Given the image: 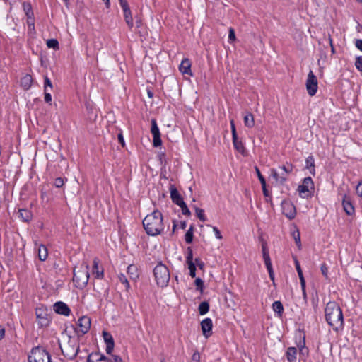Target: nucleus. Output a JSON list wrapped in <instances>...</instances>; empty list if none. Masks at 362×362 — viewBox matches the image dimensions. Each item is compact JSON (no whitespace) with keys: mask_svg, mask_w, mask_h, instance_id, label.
Listing matches in <instances>:
<instances>
[{"mask_svg":"<svg viewBox=\"0 0 362 362\" xmlns=\"http://www.w3.org/2000/svg\"><path fill=\"white\" fill-rule=\"evenodd\" d=\"M114 346H115L114 342L109 341V344H106L105 351L107 354H112L113 349H114Z\"/></svg>","mask_w":362,"mask_h":362,"instance_id":"obj_49","label":"nucleus"},{"mask_svg":"<svg viewBox=\"0 0 362 362\" xmlns=\"http://www.w3.org/2000/svg\"><path fill=\"white\" fill-rule=\"evenodd\" d=\"M103 339L105 344H109V341L114 342L112 335L108 332H103Z\"/></svg>","mask_w":362,"mask_h":362,"instance_id":"obj_42","label":"nucleus"},{"mask_svg":"<svg viewBox=\"0 0 362 362\" xmlns=\"http://www.w3.org/2000/svg\"><path fill=\"white\" fill-rule=\"evenodd\" d=\"M54 311L61 315H64L65 316H68L70 314V309L68 305L63 302H57L54 305Z\"/></svg>","mask_w":362,"mask_h":362,"instance_id":"obj_17","label":"nucleus"},{"mask_svg":"<svg viewBox=\"0 0 362 362\" xmlns=\"http://www.w3.org/2000/svg\"><path fill=\"white\" fill-rule=\"evenodd\" d=\"M286 356L288 362H297V349L288 347L286 352Z\"/></svg>","mask_w":362,"mask_h":362,"instance_id":"obj_20","label":"nucleus"},{"mask_svg":"<svg viewBox=\"0 0 362 362\" xmlns=\"http://www.w3.org/2000/svg\"><path fill=\"white\" fill-rule=\"evenodd\" d=\"M151 134H153V146L158 147L161 145L162 141L160 139V133L159 131V128L157 125L156 121L155 119H151Z\"/></svg>","mask_w":362,"mask_h":362,"instance_id":"obj_11","label":"nucleus"},{"mask_svg":"<svg viewBox=\"0 0 362 362\" xmlns=\"http://www.w3.org/2000/svg\"><path fill=\"white\" fill-rule=\"evenodd\" d=\"M306 89L308 91V93L310 96H313L316 94L317 88H318V83H317V78L316 76L314 74L313 71H310V72L308 74V78L306 80Z\"/></svg>","mask_w":362,"mask_h":362,"instance_id":"obj_7","label":"nucleus"},{"mask_svg":"<svg viewBox=\"0 0 362 362\" xmlns=\"http://www.w3.org/2000/svg\"><path fill=\"white\" fill-rule=\"evenodd\" d=\"M297 346L299 349V351H306L307 349L305 348V336H302V334H300V341L297 344Z\"/></svg>","mask_w":362,"mask_h":362,"instance_id":"obj_35","label":"nucleus"},{"mask_svg":"<svg viewBox=\"0 0 362 362\" xmlns=\"http://www.w3.org/2000/svg\"><path fill=\"white\" fill-rule=\"evenodd\" d=\"M293 167L290 163L282 165L279 168V170H271V176L275 180L276 184L284 185L288 179V175L293 171Z\"/></svg>","mask_w":362,"mask_h":362,"instance_id":"obj_4","label":"nucleus"},{"mask_svg":"<svg viewBox=\"0 0 362 362\" xmlns=\"http://www.w3.org/2000/svg\"><path fill=\"white\" fill-rule=\"evenodd\" d=\"M127 274L129 278L134 281H136L139 277V272L137 267L134 264H130L127 267Z\"/></svg>","mask_w":362,"mask_h":362,"instance_id":"obj_26","label":"nucleus"},{"mask_svg":"<svg viewBox=\"0 0 362 362\" xmlns=\"http://www.w3.org/2000/svg\"><path fill=\"white\" fill-rule=\"evenodd\" d=\"M5 335V329L0 325V340L4 338Z\"/></svg>","mask_w":362,"mask_h":362,"instance_id":"obj_62","label":"nucleus"},{"mask_svg":"<svg viewBox=\"0 0 362 362\" xmlns=\"http://www.w3.org/2000/svg\"><path fill=\"white\" fill-rule=\"evenodd\" d=\"M170 193L173 203L178 206L184 205L185 202L174 185H170Z\"/></svg>","mask_w":362,"mask_h":362,"instance_id":"obj_16","label":"nucleus"},{"mask_svg":"<svg viewBox=\"0 0 362 362\" xmlns=\"http://www.w3.org/2000/svg\"><path fill=\"white\" fill-rule=\"evenodd\" d=\"M233 144L235 149L240 153L243 156L246 155V151L245 146L241 140L236 137L235 139H233Z\"/></svg>","mask_w":362,"mask_h":362,"instance_id":"obj_24","label":"nucleus"},{"mask_svg":"<svg viewBox=\"0 0 362 362\" xmlns=\"http://www.w3.org/2000/svg\"><path fill=\"white\" fill-rule=\"evenodd\" d=\"M314 189L313 182L311 177L304 178L303 183L298 186V190L302 197H307L310 195V191Z\"/></svg>","mask_w":362,"mask_h":362,"instance_id":"obj_8","label":"nucleus"},{"mask_svg":"<svg viewBox=\"0 0 362 362\" xmlns=\"http://www.w3.org/2000/svg\"><path fill=\"white\" fill-rule=\"evenodd\" d=\"M93 269H92L93 275H94L95 277L97 279H103V269L101 271L99 270V268H98L99 260L98 259V258H95L93 259Z\"/></svg>","mask_w":362,"mask_h":362,"instance_id":"obj_21","label":"nucleus"},{"mask_svg":"<svg viewBox=\"0 0 362 362\" xmlns=\"http://www.w3.org/2000/svg\"><path fill=\"white\" fill-rule=\"evenodd\" d=\"M90 319L88 316H82L78 320V332L84 334L88 332L90 327Z\"/></svg>","mask_w":362,"mask_h":362,"instance_id":"obj_12","label":"nucleus"},{"mask_svg":"<svg viewBox=\"0 0 362 362\" xmlns=\"http://www.w3.org/2000/svg\"><path fill=\"white\" fill-rule=\"evenodd\" d=\"M64 180L62 177H57L54 180V185H55L56 187H61L64 185Z\"/></svg>","mask_w":362,"mask_h":362,"instance_id":"obj_46","label":"nucleus"},{"mask_svg":"<svg viewBox=\"0 0 362 362\" xmlns=\"http://www.w3.org/2000/svg\"><path fill=\"white\" fill-rule=\"evenodd\" d=\"M195 285L197 286V289L199 290L201 292L203 291L204 288V282L200 278H197L195 279Z\"/></svg>","mask_w":362,"mask_h":362,"instance_id":"obj_41","label":"nucleus"},{"mask_svg":"<svg viewBox=\"0 0 362 362\" xmlns=\"http://www.w3.org/2000/svg\"><path fill=\"white\" fill-rule=\"evenodd\" d=\"M281 210L282 213L290 220L293 219L296 215V207L289 200L282 201Z\"/></svg>","mask_w":362,"mask_h":362,"instance_id":"obj_9","label":"nucleus"},{"mask_svg":"<svg viewBox=\"0 0 362 362\" xmlns=\"http://www.w3.org/2000/svg\"><path fill=\"white\" fill-rule=\"evenodd\" d=\"M259 182L261 183V185H262V188L266 187V180H265L264 178L263 180H259Z\"/></svg>","mask_w":362,"mask_h":362,"instance_id":"obj_64","label":"nucleus"},{"mask_svg":"<svg viewBox=\"0 0 362 362\" xmlns=\"http://www.w3.org/2000/svg\"><path fill=\"white\" fill-rule=\"evenodd\" d=\"M193 233H194V226H191L185 235V240L187 243L189 244L192 242Z\"/></svg>","mask_w":362,"mask_h":362,"instance_id":"obj_33","label":"nucleus"},{"mask_svg":"<svg viewBox=\"0 0 362 362\" xmlns=\"http://www.w3.org/2000/svg\"><path fill=\"white\" fill-rule=\"evenodd\" d=\"M209 304L206 302H202L199 305V312L200 315H205L209 312Z\"/></svg>","mask_w":362,"mask_h":362,"instance_id":"obj_34","label":"nucleus"},{"mask_svg":"<svg viewBox=\"0 0 362 362\" xmlns=\"http://www.w3.org/2000/svg\"><path fill=\"white\" fill-rule=\"evenodd\" d=\"M48 87L52 88V82H51L50 79L47 76H45V83H44V90H45V91L47 90V88Z\"/></svg>","mask_w":362,"mask_h":362,"instance_id":"obj_50","label":"nucleus"},{"mask_svg":"<svg viewBox=\"0 0 362 362\" xmlns=\"http://www.w3.org/2000/svg\"><path fill=\"white\" fill-rule=\"evenodd\" d=\"M194 209H195L196 214H197V217L199 218V219L202 221H205L206 220V218L204 214V211L198 207H194Z\"/></svg>","mask_w":362,"mask_h":362,"instance_id":"obj_37","label":"nucleus"},{"mask_svg":"<svg viewBox=\"0 0 362 362\" xmlns=\"http://www.w3.org/2000/svg\"><path fill=\"white\" fill-rule=\"evenodd\" d=\"M47 46L49 48H53L54 49H59V42L55 39H49L47 41Z\"/></svg>","mask_w":362,"mask_h":362,"instance_id":"obj_36","label":"nucleus"},{"mask_svg":"<svg viewBox=\"0 0 362 362\" xmlns=\"http://www.w3.org/2000/svg\"><path fill=\"white\" fill-rule=\"evenodd\" d=\"M244 124L246 127L252 128L255 125V119L252 114L247 112L244 116Z\"/></svg>","mask_w":362,"mask_h":362,"instance_id":"obj_27","label":"nucleus"},{"mask_svg":"<svg viewBox=\"0 0 362 362\" xmlns=\"http://www.w3.org/2000/svg\"><path fill=\"white\" fill-rule=\"evenodd\" d=\"M153 274L158 286L162 288L168 286L170 276L168 268L165 264H158L153 269Z\"/></svg>","mask_w":362,"mask_h":362,"instance_id":"obj_3","label":"nucleus"},{"mask_svg":"<svg viewBox=\"0 0 362 362\" xmlns=\"http://www.w3.org/2000/svg\"><path fill=\"white\" fill-rule=\"evenodd\" d=\"M88 362H110V359L103 354L95 352L88 356Z\"/></svg>","mask_w":362,"mask_h":362,"instance_id":"obj_18","label":"nucleus"},{"mask_svg":"<svg viewBox=\"0 0 362 362\" xmlns=\"http://www.w3.org/2000/svg\"><path fill=\"white\" fill-rule=\"evenodd\" d=\"M230 126H231L232 138L235 139L236 137H238V134H237L234 120L231 119L230 121Z\"/></svg>","mask_w":362,"mask_h":362,"instance_id":"obj_43","label":"nucleus"},{"mask_svg":"<svg viewBox=\"0 0 362 362\" xmlns=\"http://www.w3.org/2000/svg\"><path fill=\"white\" fill-rule=\"evenodd\" d=\"M201 327L203 335L208 338L212 334L213 323L210 318H205L201 322Z\"/></svg>","mask_w":362,"mask_h":362,"instance_id":"obj_14","label":"nucleus"},{"mask_svg":"<svg viewBox=\"0 0 362 362\" xmlns=\"http://www.w3.org/2000/svg\"><path fill=\"white\" fill-rule=\"evenodd\" d=\"M19 214H20V217L25 222L29 221L32 218L31 212L27 209H20Z\"/></svg>","mask_w":362,"mask_h":362,"instance_id":"obj_30","label":"nucleus"},{"mask_svg":"<svg viewBox=\"0 0 362 362\" xmlns=\"http://www.w3.org/2000/svg\"><path fill=\"white\" fill-rule=\"evenodd\" d=\"M325 313L327 322L334 329L337 330L343 326L342 310L336 302L330 301L327 303L325 309Z\"/></svg>","mask_w":362,"mask_h":362,"instance_id":"obj_2","label":"nucleus"},{"mask_svg":"<svg viewBox=\"0 0 362 362\" xmlns=\"http://www.w3.org/2000/svg\"><path fill=\"white\" fill-rule=\"evenodd\" d=\"M52 100V95L48 90L45 91V101L46 103H50Z\"/></svg>","mask_w":362,"mask_h":362,"instance_id":"obj_56","label":"nucleus"},{"mask_svg":"<svg viewBox=\"0 0 362 362\" xmlns=\"http://www.w3.org/2000/svg\"><path fill=\"white\" fill-rule=\"evenodd\" d=\"M47 255L48 252L47 247L43 245H40L38 247V257L40 260L45 261L47 259Z\"/></svg>","mask_w":362,"mask_h":362,"instance_id":"obj_28","label":"nucleus"},{"mask_svg":"<svg viewBox=\"0 0 362 362\" xmlns=\"http://www.w3.org/2000/svg\"><path fill=\"white\" fill-rule=\"evenodd\" d=\"M35 315L38 325L40 327H46L49 323L47 309L43 307L37 308Z\"/></svg>","mask_w":362,"mask_h":362,"instance_id":"obj_10","label":"nucleus"},{"mask_svg":"<svg viewBox=\"0 0 362 362\" xmlns=\"http://www.w3.org/2000/svg\"><path fill=\"white\" fill-rule=\"evenodd\" d=\"M306 168L310 170V172L313 174L315 173V160L313 156H310L306 158Z\"/></svg>","mask_w":362,"mask_h":362,"instance_id":"obj_32","label":"nucleus"},{"mask_svg":"<svg viewBox=\"0 0 362 362\" xmlns=\"http://www.w3.org/2000/svg\"><path fill=\"white\" fill-rule=\"evenodd\" d=\"M213 231L214 232L215 236L217 239L221 240L223 238L220 230L216 226L212 227Z\"/></svg>","mask_w":362,"mask_h":362,"instance_id":"obj_52","label":"nucleus"},{"mask_svg":"<svg viewBox=\"0 0 362 362\" xmlns=\"http://www.w3.org/2000/svg\"><path fill=\"white\" fill-rule=\"evenodd\" d=\"M119 2L122 9L129 7L127 0H119Z\"/></svg>","mask_w":362,"mask_h":362,"instance_id":"obj_59","label":"nucleus"},{"mask_svg":"<svg viewBox=\"0 0 362 362\" xmlns=\"http://www.w3.org/2000/svg\"><path fill=\"white\" fill-rule=\"evenodd\" d=\"M33 83V78L30 74H25L21 79V86L24 90H28Z\"/></svg>","mask_w":362,"mask_h":362,"instance_id":"obj_22","label":"nucleus"},{"mask_svg":"<svg viewBox=\"0 0 362 362\" xmlns=\"http://www.w3.org/2000/svg\"><path fill=\"white\" fill-rule=\"evenodd\" d=\"M186 261H187V263L193 262V254H192V250L190 247H188V249H187V255L186 257Z\"/></svg>","mask_w":362,"mask_h":362,"instance_id":"obj_45","label":"nucleus"},{"mask_svg":"<svg viewBox=\"0 0 362 362\" xmlns=\"http://www.w3.org/2000/svg\"><path fill=\"white\" fill-rule=\"evenodd\" d=\"M255 171H256V173H257V177H258L259 180H263L264 177V176L262 175V173H261V172H260L259 169L257 166L255 168Z\"/></svg>","mask_w":362,"mask_h":362,"instance_id":"obj_58","label":"nucleus"},{"mask_svg":"<svg viewBox=\"0 0 362 362\" xmlns=\"http://www.w3.org/2000/svg\"><path fill=\"white\" fill-rule=\"evenodd\" d=\"M195 262L199 268L202 269L204 267V263L199 259H196Z\"/></svg>","mask_w":362,"mask_h":362,"instance_id":"obj_63","label":"nucleus"},{"mask_svg":"<svg viewBox=\"0 0 362 362\" xmlns=\"http://www.w3.org/2000/svg\"><path fill=\"white\" fill-rule=\"evenodd\" d=\"M262 255L265 265L269 267L270 264H272V262L269 257L268 250L265 244L262 245Z\"/></svg>","mask_w":362,"mask_h":362,"instance_id":"obj_31","label":"nucleus"},{"mask_svg":"<svg viewBox=\"0 0 362 362\" xmlns=\"http://www.w3.org/2000/svg\"><path fill=\"white\" fill-rule=\"evenodd\" d=\"M322 275L327 278L328 277V267L326 264H322L320 267Z\"/></svg>","mask_w":362,"mask_h":362,"instance_id":"obj_51","label":"nucleus"},{"mask_svg":"<svg viewBox=\"0 0 362 362\" xmlns=\"http://www.w3.org/2000/svg\"><path fill=\"white\" fill-rule=\"evenodd\" d=\"M144 228L150 235H157L164 229L163 215L159 211H154L143 220Z\"/></svg>","mask_w":362,"mask_h":362,"instance_id":"obj_1","label":"nucleus"},{"mask_svg":"<svg viewBox=\"0 0 362 362\" xmlns=\"http://www.w3.org/2000/svg\"><path fill=\"white\" fill-rule=\"evenodd\" d=\"M122 10H123L125 21H126L128 27L130 29H132L134 26V22H133V18L132 16L131 10H130L129 7H126L125 8H124Z\"/></svg>","mask_w":362,"mask_h":362,"instance_id":"obj_23","label":"nucleus"},{"mask_svg":"<svg viewBox=\"0 0 362 362\" xmlns=\"http://www.w3.org/2000/svg\"><path fill=\"white\" fill-rule=\"evenodd\" d=\"M342 205H343L344 210L347 215L351 216V215L354 214L355 209L354 207V205L351 202V198L349 196H347L346 194H344L343 196Z\"/></svg>","mask_w":362,"mask_h":362,"instance_id":"obj_15","label":"nucleus"},{"mask_svg":"<svg viewBox=\"0 0 362 362\" xmlns=\"http://www.w3.org/2000/svg\"><path fill=\"white\" fill-rule=\"evenodd\" d=\"M355 66L359 71H362V57H356Z\"/></svg>","mask_w":362,"mask_h":362,"instance_id":"obj_44","label":"nucleus"},{"mask_svg":"<svg viewBox=\"0 0 362 362\" xmlns=\"http://www.w3.org/2000/svg\"><path fill=\"white\" fill-rule=\"evenodd\" d=\"M273 310L278 314L279 317H281L284 312V307L280 301H275L272 304Z\"/></svg>","mask_w":362,"mask_h":362,"instance_id":"obj_29","label":"nucleus"},{"mask_svg":"<svg viewBox=\"0 0 362 362\" xmlns=\"http://www.w3.org/2000/svg\"><path fill=\"white\" fill-rule=\"evenodd\" d=\"M179 70L183 74L192 76L191 62L188 59H184L179 66Z\"/></svg>","mask_w":362,"mask_h":362,"instance_id":"obj_19","label":"nucleus"},{"mask_svg":"<svg viewBox=\"0 0 362 362\" xmlns=\"http://www.w3.org/2000/svg\"><path fill=\"white\" fill-rule=\"evenodd\" d=\"M267 269V271L269 272V277L271 279V280L274 282V272H273V269H272V264H270V266H266Z\"/></svg>","mask_w":362,"mask_h":362,"instance_id":"obj_53","label":"nucleus"},{"mask_svg":"<svg viewBox=\"0 0 362 362\" xmlns=\"http://www.w3.org/2000/svg\"><path fill=\"white\" fill-rule=\"evenodd\" d=\"M293 239H294L295 243H296V245L298 246V247L300 248V247H301L300 236V233L298 230H295L293 233Z\"/></svg>","mask_w":362,"mask_h":362,"instance_id":"obj_38","label":"nucleus"},{"mask_svg":"<svg viewBox=\"0 0 362 362\" xmlns=\"http://www.w3.org/2000/svg\"><path fill=\"white\" fill-rule=\"evenodd\" d=\"M296 270H297V272H298V275L299 279H300V285H301V287H302V290H303V294L305 295V279L303 277V274L300 266L299 264V262L297 260L296 261Z\"/></svg>","mask_w":362,"mask_h":362,"instance_id":"obj_25","label":"nucleus"},{"mask_svg":"<svg viewBox=\"0 0 362 362\" xmlns=\"http://www.w3.org/2000/svg\"><path fill=\"white\" fill-rule=\"evenodd\" d=\"M192 360L193 361H198L200 358V356H199V352H194V354L192 355Z\"/></svg>","mask_w":362,"mask_h":362,"instance_id":"obj_61","label":"nucleus"},{"mask_svg":"<svg viewBox=\"0 0 362 362\" xmlns=\"http://www.w3.org/2000/svg\"><path fill=\"white\" fill-rule=\"evenodd\" d=\"M29 362H51L49 354L45 350L40 348H33L28 355Z\"/></svg>","mask_w":362,"mask_h":362,"instance_id":"obj_6","label":"nucleus"},{"mask_svg":"<svg viewBox=\"0 0 362 362\" xmlns=\"http://www.w3.org/2000/svg\"><path fill=\"white\" fill-rule=\"evenodd\" d=\"M23 10L27 16V23L30 29H34L35 21L33 18V13L30 4H23Z\"/></svg>","mask_w":362,"mask_h":362,"instance_id":"obj_13","label":"nucleus"},{"mask_svg":"<svg viewBox=\"0 0 362 362\" xmlns=\"http://www.w3.org/2000/svg\"><path fill=\"white\" fill-rule=\"evenodd\" d=\"M355 46L362 52V40H356L355 42Z\"/></svg>","mask_w":362,"mask_h":362,"instance_id":"obj_57","label":"nucleus"},{"mask_svg":"<svg viewBox=\"0 0 362 362\" xmlns=\"http://www.w3.org/2000/svg\"><path fill=\"white\" fill-rule=\"evenodd\" d=\"M235 40V30L233 28H229L228 40L229 42H233Z\"/></svg>","mask_w":362,"mask_h":362,"instance_id":"obj_47","label":"nucleus"},{"mask_svg":"<svg viewBox=\"0 0 362 362\" xmlns=\"http://www.w3.org/2000/svg\"><path fill=\"white\" fill-rule=\"evenodd\" d=\"M118 277H119V281L122 284H124L126 289L128 290L130 286H129V281H128L126 276L123 274H120Z\"/></svg>","mask_w":362,"mask_h":362,"instance_id":"obj_39","label":"nucleus"},{"mask_svg":"<svg viewBox=\"0 0 362 362\" xmlns=\"http://www.w3.org/2000/svg\"><path fill=\"white\" fill-rule=\"evenodd\" d=\"M180 208H181V210H182V213L184 214V215H186V216H190L191 214V212L189 210L188 207L187 206L185 202H184V205H180L179 206Z\"/></svg>","mask_w":362,"mask_h":362,"instance_id":"obj_48","label":"nucleus"},{"mask_svg":"<svg viewBox=\"0 0 362 362\" xmlns=\"http://www.w3.org/2000/svg\"><path fill=\"white\" fill-rule=\"evenodd\" d=\"M89 279L88 265H81L78 269L74 270L73 281L78 288H84Z\"/></svg>","mask_w":362,"mask_h":362,"instance_id":"obj_5","label":"nucleus"},{"mask_svg":"<svg viewBox=\"0 0 362 362\" xmlns=\"http://www.w3.org/2000/svg\"><path fill=\"white\" fill-rule=\"evenodd\" d=\"M118 140H119V143L122 144V146H124V145H125L124 140V137H123V135L122 133L118 134Z\"/></svg>","mask_w":362,"mask_h":362,"instance_id":"obj_60","label":"nucleus"},{"mask_svg":"<svg viewBox=\"0 0 362 362\" xmlns=\"http://www.w3.org/2000/svg\"><path fill=\"white\" fill-rule=\"evenodd\" d=\"M188 269L189 270V275L192 277H195L196 276V266L194 262L187 263Z\"/></svg>","mask_w":362,"mask_h":362,"instance_id":"obj_40","label":"nucleus"},{"mask_svg":"<svg viewBox=\"0 0 362 362\" xmlns=\"http://www.w3.org/2000/svg\"><path fill=\"white\" fill-rule=\"evenodd\" d=\"M122 362V359L120 356L117 355H112V359L110 360V362Z\"/></svg>","mask_w":362,"mask_h":362,"instance_id":"obj_55","label":"nucleus"},{"mask_svg":"<svg viewBox=\"0 0 362 362\" xmlns=\"http://www.w3.org/2000/svg\"><path fill=\"white\" fill-rule=\"evenodd\" d=\"M356 193L358 196L362 197V182H360L356 188Z\"/></svg>","mask_w":362,"mask_h":362,"instance_id":"obj_54","label":"nucleus"}]
</instances>
